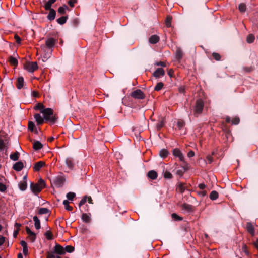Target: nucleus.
I'll return each mask as SVG.
<instances>
[{"instance_id": "bb28decb", "label": "nucleus", "mask_w": 258, "mask_h": 258, "mask_svg": "<svg viewBox=\"0 0 258 258\" xmlns=\"http://www.w3.org/2000/svg\"><path fill=\"white\" fill-rule=\"evenodd\" d=\"M19 188L22 191H24L26 189L27 187V181L26 180H23L20 182L19 184Z\"/></svg>"}, {"instance_id": "3c124183", "label": "nucleus", "mask_w": 258, "mask_h": 258, "mask_svg": "<svg viewBox=\"0 0 258 258\" xmlns=\"http://www.w3.org/2000/svg\"><path fill=\"white\" fill-rule=\"evenodd\" d=\"M239 118L238 117H235V118H233L232 119V123L233 124H234V125H236V124H238L239 123Z\"/></svg>"}, {"instance_id": "5fc2aeb1", "label": "nucleus", "mask_w": 258, "mask_h": 258, "mask_svg": "<svg viewBox=\"0 0 258 258\" xmlns=\"http://www.w3.org/2000/svg\"><path fill=\"white\" fill-rule=\"evenodd\" d=\"M206 160L209 164L213 162V157L211 155H208L206 157Z\"/></svg>"}, {"instance_id": "f704fd0d", "label": "nucleus", "mask_w": 258, "mask_h": 258, "mask_svg": "<svg viewBox=\"0 0 258 258\" xmlns=\"http://www.w3.org/2000/svg\"><path fill=\"white\" fill-rule=\"evenodd\" d=\"M238 9L240 12L243 13L245 12L246 10V6L245 4L241 3L238 6Z\"/></svg>"}, {"instance_id": "052dcab7", "label": "nucleus", "mask_w": 258, "mask_h": 258, "mask_svg": "<svg viewBox=\"0 0 258 258\" xmlns=\"http://www.w3.org/2000/svg\"><path fill=\"white\" fill-rule=\"evenodd\" d=\"M178 91L180 93H184L185 87L184 86H180L178 88Z\"/></svg>"}, {"instance_id": "0eeeda50", "label": "nucleus", "mask_w": 258, "mask_h": 258, "mask_svg": "<svg viewBox=\"0 0 258 258\" xmlns=\"http://www.w3.org/2000/svg\"><path fill=\"white\" fill-rule=\"evenodd\" d=\"M65 181V178L62 176H58L55 178L53 181V184L56 187H61Z\"/></svg>"}, {"instance_id": "ddd939ff", "label": "nucleus", "mask_w": 258, "mask_h": 258, "mask_svg": "<svg viewBox=\"0 0 258 258\" xmlns=\"http://www.w3.org/2000/svg\"><path fill=\"white\" fill-rule=\"evenodd\" d=\"M183 56V52L180 47H177L175 52V58L180 61Z\"/></svg>"}, {"instance_id": "49530a36", "label": "nucleus", "mask_w": 258, "mask_h": 258, "mask_svg": "<svg viewBox=\"0 0 258 258\" xmlns=\"http://www.w3.org/2000/svg\"><path fill=\"white\" fill-rule=\"evenodd\" d=\"M212 56L216 61H219L221 59V56L218 53H216V52L213 53Z\"/></svg>"}, {"instance_id": "c85d7f7f", "label": "nucleus", "mask_w": 258, "mask_h": 258, "mask_svg": "<svg viewBox=\"0 0 258 258\" xmlns=\"http://www.w3.org/2000/svg\"><path fill=\"white\" fill-rule=\"evenodd\" d=\"M33 148L35 150H38L43 147L42 144L39 141H35L33 143Z\"/></svg>"}, {"instance_id": "603ef678", "label": "nucleus", "mask_w": 258, "mask_h": 258, "mask_svg": "<svg viewBox=\"0 0 258 258\" xmlns=\"http://www.w3.org/2000/svg\"><path fill=\"white\" fill-rule=\"evenodd\" d=\"M197 194L199 196L203 197L207 195V191L206 190H202L200 191H197Z\"/></svg>"}, {"instance_id": "4468645a", "label": "nucleus", "mask_w": 258, "mask_h": 258, "mask_svg": "<svg viewBox=\"0 0 258 258\" xmlns=\"http://www.w3.org/2000/svg\"><path fill=\"white\" fill-rule=\"evenodd\" d=\"M34 117L38 125H41L44 123L45 120L44 118H43L40 114H35Z\"/></svg>"}, {"instance_id": "e2e57ef3", "label": "nucleus", "mask_w": 258, "mask_h": 258, "mask_svg": "<svg viewBox=\"0 0 258 258\" xmlns=\"http://www.w3.org/2000/svg\"><path fill=\"white\" fill-rule=\"evenodd\" d=\"M195 156V153L193 151L191 150L188 152L187 154V156L189 158Z\"/></svg>"}, {"instance_id": "9d476101", "label": "nucleus", "mask_w": 258, "mask_h": 258, "mask_svg": "<svg viewBox=\"0 0 258 258\" xmlns=\"http://www.w3.org/2000/svg\"><path fill=\"white\" fill-rule=\"evenodd\" d=\"M165 75L164 70L161 68H159L153 73V75L156 78H160Z\"/></svg>"}, {"instance_id": "4be33fe9", "label": "nucleus", "mask_w": 258, "mask_h": 258, "mask_svg": "<svg viewBox=\"0 0 258 258\" xmlns=\"http://www.w3.org/2000/svg\"><path fill=\"white\" fill-rule=\"evenodd\" d=\"M56 0H49L48 2L45 3L43 7L46 10L52 9L51 8V6L53 4Z\"/></svg>"}, {"instance_id": "5701e85b", "label": "nucleus", "mask_w": 258, "mask_h": 258, "mask_svg": "<svg viewBox=\"0 0 258 258\" xmlns=\"http://www.w3.org/2000/svg\"><path fill=\"white\" fill-rule=\"evenodd\" d=\"M8 61L12 66L16 67L18 65V61L17 59L12 56H10L8 58Z\"/></svg>"}, {"instance_id": "58836bf2", "label": "nucleus", "mask_w": 258, "mask_h": 258, "mask_svg": "<svg viewBox=\"0 0 258 258\" xmlns=\"http://www.w3.org/2000/svg\"><path fill=\"white\" fill-rule=\"evenodd\" d=\"M45 235L48 240H51L53 238L52 233L50 231H47L45 232Z\"/></svg>"}, {"instance_id": "a211bd4d", "label": "nucleus", "mask_w": 258, "mask_h": 258, "mask_svg": "<svg viewBox=\"0 0 258 258\" xmlns=\"http://www.w3.org/2000/svg\"><path fill=\"white\" fill-rule=\"evenodd\" d=\"M23 167V163L22 162H18L13 165V169L17 171H20Z\"/></svg>"}, {"instance_id": "8fccbe9b", "label": "nucleus", "mask_w": 258, "mask_h": 258, "mask_svg": "<svg viewBox=\"0 0 258 258\" xmlns=\"http://www.w3.org/2000/svg\"><path fill=\"white\" fill-rule=\"evenodd\" d=\"M87 201V196H85L83 197V198L80 201V203H79V206L80 207L83 205L85 204V203Z\"/></svg>"}, {"instance_id": "7ed1b4c3", "label": "nucleus", "mask_w": 258, "mask_h": 258, "mask_svg": "<svg viewBox=\"0 0 258 258\" xmlns=\"http://www.w3.org/2000/svg\"><path fill=\"white\" fill-rule=\"evenodd\" d=\"M45 187V182L42 179H40L38 182L34 184L31 183L30 188L32 191L36 195L40 192L41 190Z\"/></svg>"}, {"instance_id": "412c9836", "label": "nucleus", "mask_w": 258, "mask_h": 258, "mask_svg": "<svg viewBox=\"0 0 258 258\" xmlns=\"http://www.w3.org/2000/svg\"><path fill=\"white\" fill-rule=\"evenodd\" d=\"M148 177L152 180L156 179L158 177L157 173L154 170H150L148 173Z\"/></svg>"}, {"instance_id": "6e6552de", "label": "nucleus", "mask_w": 258, "mask_h": 258, "mask_svg": "<svg viewBox=\"0 0 258 258\" xmlns=\"http://www.w3.org/2000/svg\"><path fill=\"white\" fill-rule=\"evenodd\" d=\"M173 155L175 157L178 158L180 161H181V162L184 161V156H183L182 153L181 152V151L179 149H178L177 148L174 149L173 150Z\"/></svg>"}, {"instance_id": "6e6d98bb", "label": "nucleus", "mask_w": 258, "mask_h": 258, "mask_svg": "<svg viewBox=\"0 0 258 258\" xmlns=\"http://www.w3.org/2000/svg\"><path fill=\"white\" fill-rule=\"evenodd\" d=\"M6 186L3 183H0V191L4 192L6 190Z\"/></svg>"}, {"instance_id": "473e14b6", "label": "nucleus", "mask_w": 258, "mask_h": 258, "mask_svg": "<svg viewBox=\"0 0 258 258\" xmlns=\"http://www.w3.org/2000/svg\"><path fill=\"white\" fill-rule=\"evenodd\" d=\"M68 9V7L66 5H64L62 7H60L58 9V13L63 15L66 13V10Z\"/></svg>"}, {"instance_id": "39448f33", "label": "nucleus", "mask_w": 258, "mask_h": 258, "mask_svg": "<svg viewBox=\"0 0 258 258\" xmlns=\"http://www.w3.org/2000/svg\"><path fill=\"white\" fill-rule=\"evenodd\" d=\"M24 68L29 72L32 73L38 69L36 62H27L24 65Z\"/></svg>"}, {"instance_id": "774afa93", "label": "nucleus", "mask_w": 258, "mask_h": 258, "mask_svg": "<svg viewBox=\"0 0 258 258\" xmlns=\"http://www.w3.org/2000/svg\"><path fill=\"white\" fill-rule=\"evenodd\" d=\"M28 251V250L27 247H23V253H24L25 255H26V254H27Z\"/></svg>"}, {"instance_id": "864d4df0", "label": "nucleus", "mask_w": 258, "mask_h": 258, "mask_svg": "<svg viewBox=\"0 0 258 258\" xmlns=\"http://www.w3.org/2000/svg\"><path fill=\"white\" fill-rule=\"evenodd\" d=\"M5 147V144L3 139L0 138V150H3Z\"/></svg>"}, {"instance_id": "9b49d317", "label": "nucleus", "mask_w": 258, "mask_h": 258, "mask_svg": "<svg viewBox=\"0 0 258 258\" xmlns=\"http://www.w3.org/2000/svg\"><path fill=\"white\" fill-rule=\"evenodd\" d=\"M54 252L60 255H62L65 254V250L62 246L57 244L54 247Z\"/></svg>"}, {"instance_id": "a19ab883", "label": "nucleus", "mask_w": 258, "mask_h": 258, "mask_svg": "<svg viewBox=\"0 0 258 258\" xmlns=\"http://www.w3.org/2000/svg\"><path fill=\"white\" fill-rule=\"evenodd\" d=\"M74 247L71 245L66 246L65 247V251L67 252L71 253L74 251Z\"/></svg>"}, {"instance_id": "f257e3e1", "label": "nucleus", "mask_w": 258, "mask_h": 258, "mask_svg": "<svg viewBox=\"0 0 258 258\" xmlns=\"http://www.w3.org/2000/svg\"><path fill=\"white\" fill-rule=\"evenodd\" d=\"M57 42V40L53 38H48L46 39L44 44L41 45V48L44 53L43 58L47 59L52 54L53 48Z\"/></svg>"}, {"instance_id": "a878e982", "label": "nucleus", "mask_w": 258, "mask_h": 258, "mask_svg": "<svg viewBox=\"0 0 258 258\" xmlns=\"http://www.w3.org/2000/svg\"><path fill=\"white\" fill-rule=\"evenodd\" d=\"M90 216V214L88 215L86 213H83L82 215V219L84 222L89 223L91 220Z\"/></svg>"}, {"instance_id": "423d86ee", "label": "nucleus", "mask_w": 258, "mask_h": 258, "mask_svg": "<svg viewBox=\"0 0 258 258\" xmlns=\"http://www.w3.org/2000/svg\"><path fill=\"white\" fill-rule=\"evenodd\" d=\"M131 97L135 99H143L145 98V95L140 89H137L132 92Z\"/></svg>"}, {"instance_id": "4d7b16f0", "label": "nucleus", "mask_w": 258, "mask_h": 258, "mask_svg": "<svg viewBox=\"0 0 258 258\" xmlns=\"http://www.w3.org/2000/svg\"><path fill=\"white\" fill-rule=\"evenodd\" d=\"M77 0H70L68 2V4L71 7H73L74 6V4L76 3Z\"/></svg>"}, {"instance_id": "0e129e2a", "label": "nucleus", "mask_w": 258, "mask_h": 258, "mask_svg": "<svg viewBox=\"0 0 258 258\" xmlns=\"http://www.w3.org/2000/svg\"><path fill=\"white\" fill-rule=\"evenodd\" d=\"M47 258H55L53 252H48L47 255Z\"/></svg>"}, {"instance_id": "09e8293b", "label": "nucleus", "mask_w": 258, "mask_h": 258, "mask_svg": "<svg viewBox=\"0 0 258 258\" xmlns=\"http://www.w3.org/2000/svg\"><path fill=\"white\" fill-rule=\"evenodd\" d=\"M185 125V122L183 120H179L177 122V126L180 129Z\"/></svg>"}, {"instance_id": "a18cd8bd", "label": "nucleus", "mask_w": 258, "mask_h": 258, "mask_svg": "<svg viewBox=\"0 0 258 258\" xmlns=\"http://www.w3.org/2000/svg\"><path fill=\"white\" fill-rule=\"evenodd\" d=\"M172 177V174L168 171H166L164 173V177L166 179H171Z\"/></svg>"}, {"instance_id": "dca6fc26", "label": "nucleus", "mask_w": 258, "mask_h": 258, "mask_svg": "<svg viewBox=\"0 0 258 258\" xmlns=\"http://www.w3.org/2000/svg\"><path fill=\"white\" fill-rule=\"evenodd\" d=\"M66 164L70 169H73L74 167V162L72 158H67L66 159Z\"/></svg>"}, {"instance_id": "7c9ffc66", "label": "nucleus", "mask_w": 258, "mask_h": 258, "mask_svg": "<svg viewBox=\"0 0 258 258\" xmlns=\"http://www.w3.org/2000/svg\"><path fill=\"white\" fill-rule=\"evenodd\" d=\"M67 19V16H62L57 19L56 21L58 24L63 25L66 22Z\"/></svg>"}, {"instance_id": "e433bc0d", "label": "nucleus", "mask_w": 258, "mask_h": 258, "mask_svg": "<svg viewBox=\"0 0 258 258\" xmlns=\"http://www.w3.org/2000/svg\"><path fill=\"white\" fill-rule=\"evenodd\" d=\"M49 213V210L46 208H40L38 210L39 214H44Z\"/></svg>"}, {"instance_id": "37998d69", "label": "nucleus", "mask_w": 258, "mask_h": 258, "mask_svg": "<svg viewBox=\"0 0 258 258\" xmlns=\"http://www.w3.org/2000/svg\"><path fill=\"white\" fill-rule=\"evenodd\" d=\"M76 195L74 192H69L67 194V198L69 200H73Z\"/></svg>"}, {"instance_id": "ea45409f", "label": "nucleus", "mask_w": 258, "mask_h": 258, "mask_svg": "<svg viewBox=\"0 0 258 258\" xmlns=\"http://www.w3.org/2000/svg\"><path fill=\"white\" fill-rule=\"evenodd\" d=\"M172 18L170 16H168L166 19V26L167 27L169 28L171 25Z\"/></svg>"}, {"instance_id": "2eb2a0df", "label": "nucleus", "mask_w": 258, "mask_h": 258, "mask_svg": "<svg viewBox=\"0 0 258 258\" xmlns=\"http://www.w3.org/2000/svg\"><path fill=\"white\" fill-rule=\"evenodd\" d=\"M24 78L23 77H19L17 79L16 87L18 89H21L24 86Z\"/></svg>"}, {"instance_id": "72a5a7b5", "label": "nucleus", "mask_w": 258, "mask_h": 258, "mask_svg": "<svg viewBox=\"0 0 258 258\" xmlns=\"http://www.w3.org/2000/svg\"><path fill=\"white\" fill-rule=\"evenodd\" d=\"M183 209L186 210L187 211H191L192 210V207L191 205L187 204H183L182 205Z\"/></svg>"}, {"instance_id": "f8f14e48", "label": "nucleus", "mask_w": 258, "mask_h": 258, "mask_svg": "<svg viewBox=\"0 0 258 258\" xmlns=\"http://www.w3.org/2000/svg\"><path fill=\"white\" fill-rule=\"evenodd\" d=\"M246 228L248 233H249L252 236H253L255 234V230L254 228V225L250 222H247L246 225Z\"/></svg>"}, {"instance_id": "20e7f679", "label": "nucleus", "mask_w": 258, "mask_h": 258, "mask_svg": "<svg viewBox=\"0 0 258 258\" xmlns=\"http://www.w3.org/2000/svg\"><path fill=\"white\" fill-rule=\"evenodd\" d=\"M204 106V103L202 99H199L197 100L195 105L194 107V114L196 117H198L202 113Z\"/></svg>"}, {"instance_id": "79ce46f5", "label": "nucleus", "mask_w": 258, "mask_h": 258, "mask_svg": "<svg viewBox=\"0 0 258 258\" xmlns=\"http://www.w3.org/2000/svg\"><path fill=\"white\" fill-rule=\"evenodd\" d=\"M34 109L35 110H40V111L41 112V111L44 109V105L42 103H39L37 104L36 106H35L34 107Z\"/></svg>"}, {"instance_id": "f3484780", "label": "nucleus", "mask_w": 258, "mask_h": 258, "mask_svg": "<svg viewBox=\"0 0 258 258\" xmlns=\"http://www.w3.org/2000/svg\"><path fill=\"white\" fill-rule=\"evenodd\" d=\"M159 37L156 35H152L149 39V41L151 44H155L159 41Z\"/></svg>"}, {"instance_id": "c9c22d12", "label": "nucleus", "mask_w": 258, "mask_h": 258, "mask_svg": "<svg viewBox=\"0 0 258 258\" xmlns=\"http://www.w3.org/2000/svg\"><path fill=\"white\" fill-rule=\"evenodd\" d=\"M19 153L18 152H16L13 154H11L10 159L13 161H17L19 158Z\"/></svg>"}, {"instance_id": "2f4dec72", "label": "nucleus", "mask_w": 258, "mask_h": 258, "mask_svg": "<svg viewBox=\"0 0 258 258\" xmlns=\"http://www.w3.org/2000/svg\"><path fill=\"white\" fill-rule=\"evenodd\" d=\"M255 39L254 36L253 34H249L246 38V41L248 43H251L254 42Z\"/></svg>"}, {"instance_id": "69168bd1", "label": "nucleus", "mask_w": 258, "mask_h": 258, "mask_svg": "<svg viewBox=\"0 0 258 258\" xmlns=\"http://www.w3.org/2000/svg\"><path fill=\"white\" fill-rule=\"evenodd\" d=\"M15 39L16 40V41L17 43H20L21 42V38L19 36H18V35H15Z\"/></svg>"}, {"instance_id": "c03bdc74", "label": "nucleus", "mask_w": 258, "mask_h": 258, "mask_svg": "<svg viewBox=\"0 0 258 258\" xmlns=\"http://www.w3.org/2000/svg\"><path fill=\"white\" fill-rule=\"evenodd\" d=\"M171 217L173 219L176 221H181L182 220V218L181 217L179 216L175 213L172 214Z\"/></svg>"}, {"instance_id": "13d9d810", "label": "nucleus", "mask_w": 258, "mask_h": 258, "mask_svg": "<svg viewBox=\"0 0 258 258\" xmlns=\"http://www.w3.org/2000/svg\"><path fill=\"white\" fill-rule=\"evenodd\" d=\"M155 64L156 66H161V67H166V63L164 62H163V61L157 62L155 63Z\"/></svg>"}, {"instance_id": "680f3d73", "label": "nucleus", "mask_w": 258, "mask_h": 258, "mask_svg": "<svg viewBox=\"0 0 258 258\" xmlns=\"http://www.w3.org/2000/svg\"><path fill=\"white\" fill-rule=\"evenodd\" d=\"M163 125H164V122L162 120L157 124V127L158 129H160V128H162L163 126Z\"/></svg>"}, {"instance_id": "1a4fd4ad", "label": "nucleus", "mask_w": 258, "mask_h": 258, "mask_svg": "<svg viewBox=\"0 0 258 258\" xmlns=\"http://www.w3.org/2000/svg\"><path fill=\"white\" fill-rule=\"evenodd\" d=\"M26 233L28 234V238L31 242H34L36 238V234L32 232L28 227H26Z\"/></svg>"}, {"instance_id": "393cba45", "label": "nucleus", "mask_w": 258, "mask_h": 258, "mask_svg": "<svg viewBox=\"0 0 258 258\" xmlns=\"http://www.w3.org/2000/svg\"><path fill=\"white\" fill-rule=\"evenodd\" d=\"M169 155V152L165 149L161 150L159 152V155L162 158L167 157Z\"/></svg>"}, {"instance_id": "4c0bfd02", "label": "nucleus", "mask_w": 258, "mask_h": 258, "mask_svg": "<svg viewBox=\"0 0 258 258\" xmlns=\"http://www.w3.org/2000/svg\"><path fill=\"white\" fill-rule=\"evenodd\" d=\"M163 86H164V84L163 83L159 82L155 86V87L154 88V90L157 91H160L162 89Z\"/></svg>"}, {"instance_id": "338daca9", "label": "nucleus", "mask_w": 258, "mask_h": 258, "mask_svg": "<svg viewBox=\"0 0 258 258\" xmlns=\"http://www.w3.org/2000/svg\"><path fill=\"white\" fill-rule=\"evenodd\" d=\"M20 244H21V246L23 247V248L27 247V243L25 241H21L20 242Z\"/></svg>"}, {"instance_id": "6ab92c4d", "label": "nucleus", "mask_w": 258, "mask_h": 258, "mask_svg": "<svg viewBox=\"0 0 258 258\" xmlns=\"http://www.w3.org/2000/svg\"><path fill=\"white\" fill-rule=\"evenodd\" d=\"M44 165L45 162L43 161L38 162L35 164L33 167L34 170L35 171H39L40 170V169Z\"/></svg>"}, {"instance_id": "cd10ccee", "label": "nucleus", "mask_w": 258, "mask_h": 258, "mask_svg": "<svg viewBox=\"0 0 258 258\" xmlns=\"http://www.w3.org/2000/svg\"><path fill=\"white\" fill-rule=\"evenodd\" d=\"M28 129L31 132H34L35 133H37L38 131L36 128H35V124L33 122L29 121L28 122Z\"/></svg>"}, {"instance_id": "b1692460", "label": "nucleus", "mask_w": 258, "mask_h": 258, "mask_svg": "<svg viewBox=\"0 0 258 258\" xmlns=\"http://www.w3.org/2000/svg\"><path fill=\"white\" fill-rule=\"evenodd\" d=\"M33 221H34V225H35V228L36 229H39L41 227V226H40V221L39 220L38 218L36 216H35L33 217Z\"/></svg>"}, {"instance_id": "c756f323", "label": "nucleus", "mask_w": 258, "mask_h": 258, "mask_svg": "<svg viewBox=\"0 0 258 258\" xmlns=\"http://www.w3.org/2000/svg\"><path fill=\"white\" fill-rule=\"evenodd\" d=\"M209 197L211 200H215L218 197V193L216 191L213 190L210 193Z\"/></svg>"}, {"instance_id": "bf43d9fd", "label": "nucleus", "mask_w": 258, "mask_h": 258, "mask_svg": "<svg viewBox=\"0 0 258 258\" xmlns=\"http://www.w3.org/2000/svg\"><path fill=\"white\" fill-rule=\"evenodd\" d=\"M198 187L201 190H204L206 185L204 183H200L198 185Z\"/></svg>"}, {"instance_id": "de8ad7c7", "label": "nucleus", "mask_w": 258, "mask_h": 258, "mask_svg": "<svg viewBox=\"0 0 258 258\" xmlns=\"http://www.w3.org/2000/svg\"><path fill=\"white\" fill-rule=\"evenodd\" d=\"M178 189L180 192L183 193L185 189L184 184L182 183L179 184L178 186Z\"/></svg>"}, {"instance_id": "f03ea898", "label": "nucleus", "mask_w": 258, "mask_h": 258, "mask_svg": "<svg viewBox=\"0 0 258 258\" xmlns=\"http://www.w3.org/2000/svg\"><path fill=\"white\" fill-rule=\"evenodd\" d=\"M46 121H49L50 123L54 124L58 119L56 114H54L52 109L50 108H45L41 111Z\"/></svg>"}, {"instance_id": "aec40b11", "label": "nucleus", "mask_w": 258, "mask_h": 258, "mask_svg": "<svg viewBox=\"0 0 258 258\" xmlns=\"http://www.w3.org/2000/svg\"><path fill=\"white\" fill-rule=\"evenodd\" d=\"M49 10V13L48 15H47V19L50 21L53 20L56 16V12L54 9H50Z\"/></svg>"}]
</instances>
